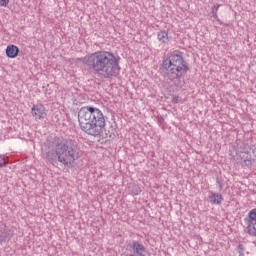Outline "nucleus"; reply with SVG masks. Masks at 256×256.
I'll return each mask as SVG.
<instances>
[{"instance_id": "f257e3e1", "label": "nucleus", "mask_w": 256, "mask_h": 256, "mask_svg": "<svg viewBox=\"0 0 256 256\" xmlns=\"http://www.w3.org/2000/svg\"><path fill=\"white\" fill-rule=\"evenodd\" d=\"M120 58L109 51H96L86 55L82 63L87 65L88 69L94 71L101 79H111L117 77L121 71L119 66Z\"/></svg>"}, {"instance_id": "f03ea898", "label": "nucleus", "mask_w": 256, "mask_h": 256, "mask_svg": "<svg viewBox=\"0 0 256 256\" xmlns=\"http://www.w3.org/2000/svg\"><path fill=\"white\" fill-rule=\"evenodd\" d=\"M78 123L81 131L90 137H101L107 127L105 114L93 106H84L78 111Z\"/></svg>"}, {"instance_id": "7ed1b4c3", "label": "nucleus", "mask_w": 256, "mask_h": 256, "mask_svg": "<svg viewBox=\"0 0 256 256\" xmlns=\"http://www.w3.org/2000/svg\"><path fill=\"white\" fill-rule=\"evenodd\" d=\"M46 158L51 163L58 159L62 165H73L79 159V151L70 142L62 141L55 145L54 150L47 152Z\"/></svg>"}, {"instance_id": "20e7f679", "label": "nucleus", "mask_w": 256, "mask_h": 256, "mask_svg": "<svg viewBox=\"0 0 256 256\" xmlns=\"http://www.w3.org/2000/svg\"><path fill=\"white\" fill-rule=\"evenodd\" d=\"M162 67L167 71L170 79H181L189 71L187 62L181 54L174 52L162 62Z\"/></svg>"}, {"instance_id": "39448f33", "label": "nucleus", "mask_w": 256, "mask_h": 256, "mask_svg": "<svg viewBox=\"0 0 256 256\" xmlns=\"http://www.w3.org/2000/svg\"><path fill=\"white\" fill-rule=\"evenodd\" d=\"M244 221L246 225L245 233H248L251 237H256V208L248 213V217Z\"/></svg>"}, {"instance_id": "423d86ee", "label": "nucleus", "mask_w": 256, "mask_h": 256, "mask_svg": "<svg viewBox=\"0 0 256 256\" xmlns=\"http://www.w3.org/2000/svg\"><path fill=\"white\" fill-rule=\"evenodd\" d=\"M31 115L36 121H41L47 117V109L43 104H36L31 108Z\"/></svg>"}, {"instance_id": "0eeeda50", "label": "nucleus", "mask_w": 256, "mask_h": 256, "mask_svg": "<svg viewBox=\"0 0 256 256\" xmlns=\"http://www.w3.org/2000/svg\"><path fill=\"white\" fill-rule=\"evenodd\" d=\"M17 55H19V47H17L16 45H8L6 47V56L9 59H15V57H17Z\"/></svg>"}, {"instance_id": "6e6552de", "label": "nucleus", "mask_w": 256, "mask_h": 256, "mask_svg": "<svg viewBox=\"0 0 256 256\" xmlns=\"http://www.w3.org/2000/svg\"><path fill=\"white\" fill-rule=\"evenodd\" d=\"M132 248L136 256H145V253H147L145 246L137 241L133 242Z\"/></svg>"}, {"instance_id": "1a4fd4ad", "label": "nucleus", "mask_w": 256, "mask_h": 256, "mask_svg": "<svg viewBox=\"0 0 256 256\" xmlns=\"http://www.w3.org/2000/svg\"><path fill=\"white\" fill-rule=\"evenodd\" d=\"M210 203H212V205H221V203H223V196L219 193H212Z\"/></svg>"}, {"instance_id": "9d476101", "label": "nucleus", "mask_w": 256, "mask_h": 256, "mask_svg": "<svg viewBox=\"0 0 256 256\" xmlns=\"http://www.w3.org/2000/svg\"><path fill=\"white\" fill-rule=\"evenodd\" d=\"M158 41H160V43H168L169 42V34L167 33V31H160L158 32Z\"/></svg>"}, {"instance_id": "9b49d317", "label": "nucleus", "mask_w": 256, "mask_h": 256, "mask_svg": "<svg viewBox=\"0 0 256 256\" xmlns=\"http://www.w3.org/2000/svg\"><path fill=\"white\" fill-rule=\"evenodd\" d=\"M5 239V225L0 222V243Z\"/></svg>"}, {"instance_id": "f8f14e48", "label": "nucleus", "mask_w": 256, "mask_h": 256, "mask_svg": "<svg viewBox=\"0 0 256 256\" xmlns=\"http://www.w3.org/2000/svg\"><path fill=\"white\" fill-rule=\"evenodd\" d=\"M7 165V157L5 155H0V169Z\"/></svg>"}, {"instance_id": "ddd939ff", "label": "nucleus", "mask_w": 256, "mask_h": 256, "mask_svg": "<svg viewBox=\"0 0 256 256\" xmlns=\"http://www.w3.org/2000/svg\"><path fill=\"white\" fill-rule=\"evenodd\" d=\"M244 165L246 167H251L253 165V160H251V159L244 160Z\"/></svg>"}, {"instance_id": "4468645a", "label": "nucleus", "mask_w": 256, "mask_h": 256, "mask_svg": "<svg viewBox=\"0 0 256 256\" xmlns=\"http://www.w3.org/2000/svg\"><path fill=\"white\" fill-rule=\"evenodd\" d=\"M7 5H9V0H0L1 7H7Z\"/></svg>"}, {"instance_id": "2eb2a0df", "label": "nucleus", "mask_w": 256, "mask_h": 256, "mask_svg": "<svg viewBox=\"0 0 256 256\" xmlns=\"http://www.w3.org/2000/svg\"><path fill=\"white\" fill-rule=\"evenodd\" d=\"M141 193V188L137 185L134 186V195H139Z\"/></svg>"}, {"instance_id": "dca6fc26", "label": "nucleus", "mask_w": 256, "mask_h": 256, "mask_svg": "<svg viewBox=\"0 0 256 256\" xmlns=\"http://www.w3.org/2000/svg\"><path fill=\"white\" fill-rule=\"evenodd\" d=\"M212 15L214 19H219V16L217 15V11H215V8H212Z\"/></svg>"}, {"instance_id": "f3484780", "label": "nucleus", "mask_w": 256, "mask_h": 256, "mask_svg": "<svg viewBox=\"0 0 256 256\" xmlns=\"http://www.w3.org/2000/svg\"><path fill=\"white\" fill-rule=\"evenodd\" d=\"M243 251H245V248L243 247V245L242 244L238 245V252L243 253Z\"/></svg>"}, {"instance_id": "a211bd4d", "label": "nucleus", "mask_w": 256, "mask_h": 256, "mask_svg": "<svg viewBox=\"0 0 256 256\" xmlns=\"http://www.w3.org/2000/svg\"><path fill=\"white\" fill-rule=\"evenodd\" d=\"M219 7H221V4L214 5L212 9L214 8V11L217 13V11H219Z\"/></svg>"}, {"instance_id": "6ab92c4d", "label": "nucleus", "mask_w": 256, "mask_h": 256, "mask_svg": "<svg viewBox=\"0 0 256 256\" xmlns=\"http://www.w3.org/2000/svg\"><path fill=\"white\" fill-rule=\"evenodd\" d=\"M172 101H173L174 103H179V96H175V97L172 99Z\"/></svg>"}]
</instances>
